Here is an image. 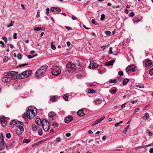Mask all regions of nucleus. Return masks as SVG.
I'll return each instance as SVG.
<instances>
[{
    "label": "nucleus",
    "instance_id": "nucleus-52",
    "mask_svg": "<svg viewBox=\"0 0 153 153\" xmlns=\"http://www.w3.org/2000/svg\"><path fill=\"white\" fill-rule=\"evenodd\" d=\"M106 34L108 35H109L111 34V32L110 31H106L105 32Z\"/></svg>",
    "mask_w": 153,
    "mask_h": 153
},
{
    "label": "nucleus",
    "instance_id": "nucleus-57",
    "mask_svg": "<svg viewBox=\"0 0 153 153\" xmlns=\"http://www.w3.org/2000/svg\"><path fill=\"white\" fill-rule=\"evenodd\" d=\"M49 9L48 8H47L46 9V13L48 15L49 13Z\"/></svg>",
    "mask_w": 153,
    "mask_h": 153
},
{
    "label": "nucleus",
    "instance_id": "nucleus-42",
    "mask_svg": "<svg viewBox=\"0 0 153 153\" xmlns=\"http://www.w3.org/2000/svg\"><path fill=\"white\" fill-rule=\"evenodd\" d=\"M17 57L19 59H21L22 57V55L21 53H19L17 55Z\"/></svg>",
    "mask_w": 153,
    "mask_h": 153
},
{
    "label": "nucleus",
    "instance_id": "nucleus-61",
    "mask_svg": "<svg viewBox=\"0 0 153 153\" xmlns=\"http://www.w3.org/2000/svg\"><path fill=\"white\" fill-rule=\"evenodd\" d=\"M39 144V142H37L33 145H32L31 146L32 147H33L36 145H38V144Z\"/></svg>",
    "mask_w": 153,
    "mask_h": 153
},
{
    "label": "nucleus",
    "instance_id": "nucleus-16",
    "mask_svg": "<svg viewBox=\"0 0 153 153\" xmlns=\"http://www.w3.org/2000/svg\"><path fill=\"white\" fill-rule=\"evenodd\" d=\"M73 117L72 116H69L66 117L65 119V122L66 123H68L72 121Z\"/></svg>",
    "mask_w": 153,
    "mask_h": 153
},
{
    "label": "nucleus",
    "instance_id": "nucleus-6",
    "mask_svg": "<svg viewBox=\"0 0 153 153\" xmlns=\"http://www.w3.org/2000/svg\"><path fill=\"white\" fill-rule=\"evenodd\" d=\"M6 146L7 149L10 148L7 145H6L5 143L4 140V136L2 133H0V147L1 148L3 147Z\"/></svg>",
    "mask_w": 153,
    "mask_h": 153
},
{
    "label": "nucleus",
    "instance_id": "nucleus-36",
    "mask_svg": "<svg viewBox=\"0 0 153 153\" xmlns=\"http://www.w3.org/2000/svg\"><path fill=\"white\" fill-rule=\"evenodd\" d=\"M30 141V140L28 139H24L23 140V142L24 143H28Z\"/></svg>",
    "mask_w": 153,
    "mask_h": 153
},
{
    "label": "nucleus",
    "instance_id": "nucleus-10",
    "mask_svg": "<svg viewBox=\"0 0 153 153\" xmlns=\"http://www.w3.org/2000/svg\"><path fill=\"white\" fill-rule=\"evenodd\" d=\"M105 119V116H103L97 119L91 125L93 126L100 123L102 120Z\"/></svg>",
    "mask_w": 153,
    "mask_h": 153
},
{
    "label": "nucleus",
    "instance_id": "nucleus-62",
    "mask_svg": "<svg viewBox=\"0 0 153 153\" xmlns=\"http://www.w3.org/2000/svg\"><path fill=\"white\" fill-rule=\"evenodd\" d=\"M112 7L113 9L117 8H119V6L118 5H117V6H112Z\"/></svg>",
    "mask_w": 153,
    "mask_h": 153
},
{
    "label": "nucleus",
    "instance_id": "nucleus-27",
    "mask_svg": "<svg viewBox=\"0 0 153 153\" xmlns=\"http://www.w3.org/2000/svg\"><path fill=\"white\" fill-rule=\"evenodd\" d=\"M74 62L75 65H77L80 67H81L82 66L81 64H80L79 61L78 59L75 60Z\"/></svg>",
    "mask_w": 153,
    "mask_h": 153
},
{
    "label": "nucleus",
    "instance_id": "nucleus-46",
    "mask_svg": "<svg viewBox=\"0 0 153 153\" xmlns=\"http://www.w3.org/2000/svg\"><path fill=\"white\" fill-rule=\"evenodd\" d=\"M149 73L151 75H153V68L149 70Z\"/></svg>",
    "mask_w": 153,
    "mask_h": 153
},
{
    "label": "nucleus",
    "instance_id": "nucleus-9",
    "mask_svg": "<svg viewBox=\"0 0 153 153\" xmlns=\"http://www.w3.org/2000/svg\"><path fill=\"white\" fill-rule=\"evenodd\" d=\"M15 77H10L9 76H5L3 77L2 79V81L8 83L11 80H13V79H14Z\"/></svg>",
    "mask_w": 153,
    "mask_h": 153
},
{
    "label": "nucleus",
    "instance_id": "nucleus-2",
    "mask_svg": "<svg viewBox=\"0 0 153 153\" xmlns=\"http://www.w3.org/2000/svg\"><path fill=\"white\" fill-rule=\"evenodd\" d=\"M32 73V71L28 70L21 73L19 75L16 76V78L21 79L30 76Z\"/></svg>",
    "mask_w": 153,
    "mask_h": 153
},
{
    "label": "nucleus",
    "instance_id": "nucleus-29",
    "mask_svg": "<svg viewBox=\"0 0 153 153\" xmlns=\"http://www.w3.org/2000/svg\"><path fill=\"white\" fill-rule=\"evenodd\" d=\"M16 122L14 120H13L10 123V125L12 127H13L15 124L16 125Z\"/></svg>",
    "mask_w": 153,
    "mask_h": 153
},
{
    "label": "nucleus",
    "instance_id": "nucleus-7",
    "mask_svg": "<svg viewBox=\"0 0 153 153\" xmlns=\"http://www.w3.org/2000/svg\"><path fill=\"white\" fill-rule=\"evenodd\" d=\"M66 67L67 68H69V71H75L76 68L75 65L71 62H69L66 65Z\"/></svg>",
    "mask_w": 153,
    "mask_h": 153
},
{
    "label": "nucleus",
    "instance_id": "nucleus-1",
    "mask_svg": "<svg viewBox=\"0 0 153 153\" xmlns=\"http://www.w3.org/2000/svg\"><path fill=\"white\" fill-rule=\"evenodd\" d=\"M48 68V66L47 65H43L41 67L36 71L35 76L38 77L43 75L45 73Z\"/></svg>",
    "mask_w": 153,
    "mask_h": 153
},
{
    "label": "nucleus",
    "instance_id": "nucleus-48",
    "mask_svg": "<svg viewBox=\"0 0 153 153\" xmlns=\"http://www.w3.org/2000/svg\"><path fill=\"white\" fill-rule=\"evenodd\" d=\"M140 110V108H136L135 109L134 111V112H133L132 114H134L135 113L137 112L138 111H139Z\"/></svg>",
    "mask_w": 153,
    "mask_h": 153
},
{
    "label": "nucleus",
    "instance_id": "nucleus-31",
    "mask_svg": "<svg viewBox=\"0 0 153 153\" xmlns=\"http://www.w3.org/2000/svg\"><path fill=\"white\" fill-rule=\"evenodd\" d=\"M18 130L19 131H20V133L22 134L24 131V129L23 127H20L19 128H17L16 129Z\"/></svg>",
    "mask_w": 153,
    "mask_h": 153
},
{
    "label": "nucleus",
    "instance_id": "nucleus-13",
    "mask_svg": "<svg viewBox=\"0 0 153 153\" xmlns=\"http://www.w3.org/2000/svg\"><path fill=\"white\" fill-rule=\"evenodd\" d=\"M145 65L147 68H149L153 66V62L151 60H148L146 62Z\"/></svg>",
    "mask_w": 153,
    "mask_h": 153
},
{
    "label": "nucleus",
    "instance_id": "nucleus-18",
    "mask_svg": "<svg viewBox=\"0 0 153 153\" xmlns=\"http://www.w3.org/2000/svg\"><path fill=\"white\" fill-rule=\"evenodd\" d=\"M77 114L80 116H82L85 115V114L83 112V110L82 109L78 110L77 111Z\"/></svg>",
    "mask_w": 153,
    "mask_h": 153
},
{
    "label": "nucleus",
    "instance_id": "nucleus-43",
    "mask_svg": "<svg viewBox=\"0 0 153 153\" xmlns=\"http://www.w3.org/2000/svg\"><path fill=\"white\" fill-rule=\"evenodd\" d=\"M91 22H92V24L94 25H96L97 24V22L94 19H92L91 20Z\"/></svg>",
    "mask_w": 153,
    "mask_h": 153
},
{
    "label": "nucleus",
    "instance_id": "nucleus-49",
    "mask_svg": "<svg viewBox=\"0 0 153 153\" xmlns=\"http://www.w3.org/2000/svg\"><path fill=\"white\" fill-rule=\"evenodd\" d=\"M6 137L8 139L10 138L11 137L10 134L9 133H8L6 135Z\"/></svg>",
    "mask_w": 153,
    "mask_h": 153
},
{
    "label": "nucleus",
    "instance_id": "nucleus-56",
    "mask_svg": "<svg viewBox=\"0 0 153 153\" xmlns=\"http://www.w3.org/2000/svg\"><path fill=\"white\" fill-rule=\"evenodd\" d=\"M16 133L19 136L22 134L21 133H20V131H19L17 129L16 131Z\"/></svg>",
    "mask_w": 153,
    "mask_h": 153
},
{
    "label": "nucleus",
    "instance_id": "nucleus-63",
    "mask_svg": "<svg viewBox=\"0 0 153 153\" xmlns=\"http://www.w3.org/2000/svg\"><path fill=\"white\" fill-rule=\"evenodd\" d=\"M72 19L73 20H75L77 19V18L74 16H72Z\"/></svg>",
    "mask_w": 153,
    "mask_h": 153
},
{
    "label": "nucleus",
    "instance_id": "nucleus-23",
    "mask_svg": "<svg viewBox=\"0 0 153 153\" xmlns=\"http://www.w3.org/2000/svg\"><path fill=\"white\" fill-rule=\"evenodd\" d=\"M45 29V28L44 27H35L34 28V30L36 31H39L40 30H44Z\"/></svg>",
    "mask_w": 153,
    "mask_h": 153
},
{
    "label": "nucleus",
    "instance_id": "nucleus-38",
    "mask_svg": "<svg viewBox=\"0 0 153 153\" xmlns=\"http://www.w3.org/2000/svg\"><path fill=\"white\" fill-rule=\"evenodd\" d=\"M135 86L136 87H138L140 88H143L144 87V85H136Z\"/></svg>",
    "mask_w": 153,
    "mask_h": 153
},
{
    "label": "nucleus",
    "instance_id": "nucleus-50",
    "mask_svg": "<svg viewBox=\"0 0 153 153\" xmlns=\"http://www.w3.org/2000/svg\"><path fill=\"white\" fill-rule=\"evenodd\" d=\"M118 74L120 76H122L123 74V71H119L118 73Z\"/></svg>",
    "mask_w": 153,
    "mask_h": 153
},
{
    "label": "nucleus",
    "instance_id": "nucleus-14",
    "mask_svg": "<svg viewBox=\"0 0 153 153\" xmlns=\"http://www.w3.org/2000/svg\"><path fill=\"white\" fill-rule=\"evenodd\" d=\"M50 10L52 12L56 13H59L61 11V9L57 7H51L50 9Z\"/></svg>",
    "mask_w": 153,
    "mask_h": 153
},
{
    "label": "nucleus",
    "instance_id": "nucleus-40",
    "mask_svg": "<svg viewBox=\"0 0 153 153\" xmlns=\"http://www.w3.org/2000/svg\"><path fill=\"white\" fill-rule=\"evenodd\" d=\"M52 125L53 126L55 127H57L59 126V124L57 123H52Z\"/></svg>",
    "mask_w": 153,
    "mask_h": 153
},
{
    "label": "nucleus",
    "instance_id": "nucleus-64",
    "mask_svg": "<svg viewBox=\"0 0 153 153\" xmlns=\"http://www.w3.org/2000/svg\"><path fill=\"white\" fill-rule=\"evenodd\" d=\"M51 48L53 50H55L56 49V47L54 45H53L51 46Z\"/></svg>",
    "mask_w": 153,
    "mask_h": 153
},
{
    "label": "nucleus",
    "instance_id": "nucleus-59",
    "mask_svg": "<svg viewBox=\"0 0 153 153\" xmlns=\"http://www.w3.org/2000/svg\"><path fill=\"white\" fill-rule=\"evenodd\" d=\"M71 135V134L70 133H66V134H65V136L67 137H70Z\"/></svg>",
    "mask_w": 153,
    "mask_h": 153
},
{
    "label": "nucleus",
    "instance_id": "nucleus-33",
    "mask_svg": "<svg viewBox=\"0 0 153 153\" xmlns=\"http://www.w3.org/2000/svg\"><path fill=\"white\" fill-rule=\"evenodd\" d=\"M57 98V96H53L52 98H51L50 100L53 102H55Z\"/></svg>",
    "mask_w": 153,
    "mask_h": 153
},
{
    "label": "nucleus",
    "instance_id": "nucleus-24",
    "mask_svg": "<svg viewBox=\"0 0 153 153\" xmlns=\"http://www.w3.org/2000/svg\"><path fill=\"white\" fill-rule=\"evenodd\" d=\"M56 114L53 111H50L48 114L49 117H53L56 115Z\"/></svg>",
    "mask_w": 153,
    "mask_h": 153
},
{
    "label": "nucleus",
    "instance_id": "nucleus-19",
    "mask_svg": "<svg viewBox=\"0 0 153 153\" xmlns=\"http://www.w3.org/2000/svg\"><path fill=\"white\" fill-rule=\"evenodd\" d=\"M36 123L39 125L41 126L42 123V121L40 118H36L35 120Z\"/></svg>",
    "mask_w": 153,
    "mask_h": 153
},
{
    "label": "nucleus",
    "instance_id": "nucleus-58",
    "mask_svg": "<svg viewBox=\"0 0 153 153\" xmlns=\"http://www.w3.org/2000/svg\"><path fill=\"white\" fill-rule=\"evenodd\" d=\"M17 33H15L13 35V38L14 39H16L17 38Z\"/></svg>",
    "mask_w": 153,
    "mask_h": 153
},
{
    "label": "nucleus",
    "instance_id": "nucleus-55",
    "mask_svg": "<svg viewBox=\"0 0 153 153\" xmlns=\"http://www.w3.org/2000/svg\"><path fill=\"white\" fill-rule=\"evenodd\" d=\"M112 47H111L110 48L109 50V51H108V53L109 54H111V53H113V52L112 51Z\"/></svg>",
    "mask_w": 153,
    "mask_h": 153
},
{
    "label": "nucleus",
    "instance_id": "nucleus-30",
    "mask_svg": "<svg viewBox=\"0 0 153 153\" xmlns=\"http://www.w3.org/2000/svg\"><path fill=\"white\" fill-rule=\"evenodd\" d=\"M37 131L39 135L41 136L42 135V131L41 128H39Z\"/></svg>",
    "mask_w": 153,
    "mask_h": 153
},
{
    "label": "nucleus",
    "instance_id": "nucleus-21",
    "mask_svg": "<svg viewBox=\"0 0 153 153\" xmlns=\"http://www.w3.org/2000/svg\"><path fill=\"white\" fill-rule=\"evenodd\" d=\"M115 61L114 60L108 62L105 64V65L107 66L113 65V63Z\"/></svg>",
    "mask_w": 153,
    "mask_h": 153
},
{
    "label": "nucleus",
    "instance_id": "nucleus-22",
    "mask_svg": "<svg viewBox=\"0 0 153 153\" xmlns=\"http://www.w3.org/2000/svg\"><path fill=\"white\" fill-rule=\"evenodd\" d=\"M94 102H95V104L97 105L100 104L102 103L101 100L100 99H95Z\"/></svg>",
    "mask_w": 153,
    "mask_h": 153
},
{
    "label": "nucleus",
    "instance_id": "nucleus-37",
    "mask_svg": "<svg viewBox=\"0 0 153 153\" xmlns=\"http://www.w3.org/2000/svg\"><path fill=\"white\" fill-rule=\"evenodd\" d=\"M88 92L90 94L95 93V90L92 89H89L88 91Z\"/></svg>",
    "mask_w": 153,
    "mask_h": 153
},
{
    "label": "nucleus",
    "instance_id": "nucleus-39",
    "mask_svg": "<svg viewBox=\"0 0 153 153\" xmlns=\"http://www.w3.org/2000/svg\"><path fill=\"white\" fill-rule=\"evenodd\" d=\"M37 54L36 55H28L27 56V57H28V58L29 59H31L32 58H33L35 56H37Z\"/></svg>",
    "mask_w": 153,
    "mask_h": 153
},
{
    "label": "nucleus",
    "instance_id": "nucleus-44",
    "mask_svg": "<svg viewBox=\"0 0 153 153\" xmlns=\"http://www.w3.org/2000/svg\"><path fill=\"white\" fill-rule=\"evenodd\" d=\"M105 17V15L104 14H102L101 15V18H100V20H101V21L103 20L104 19Z\"/></svg>",
    "mask_w": 153,
    "mask_h": 153
},
{
    "label": "nucleus",
    "instance_id": "nucleus-51",
    "mask_svg": "<svg viewBox=\"0 0 153 153\" xmlns=\"http://www.w3.org/2000/svg\"><path fill=\"white\" fill-rule=\"evenodd\" d=\"M56 140L57 141V142H61V139L60 137H58L56 139Z\"/></svg>",
    "mask_w": 153,
    "mask_h": 153
},
{
    "label": "nucleus",
    "instance_id": "nucleus-28",
    "mask_svg": "<svg viewBox=\"0 0 153 153\" xmlns=\"http://www.w3.org/2000/svg\"><path fill=\"white\" fill-rule=\"evenodd\" d=\"M117 90V89L116 88H115V89H113L111 90V91H110V92L112 94H114L116 93Z\"/></svg>",
    "mask_w": 153,
    "mask_h": 153
},
{
    "label": "nucleus",
    "instance_id": "nucleus-4",
    "mask_svg": "<svg viewBox=\"0 0 153 153\" xmlns=\"http://www.w3.org/2000/svg\"><path fill=\"white\" fill-rule=\"evenodd\" d=\"M34 111V110L32 109L30 107L28 108L26 112L27 117L30 119H33L34 117L35 114Z\"/></svg>",
    "mask_w": 153,
    "mask_h": 153
},
{
    "label": "nucleus",
    "instance_id": "nucleus-17",
    "mask_svg": "<svg viewBox=\"0 0 153 153\" xmlns=\"http://www.w3.org/2000/svg\"><path fill=\"white\" fill-rule=\"evenodd\" d=\"M16 126L17 127V128H19L21 127H23V123L19 121H16Z\"/></svg>",
    "mask_w": 153,
    "mask_h": 153
},
{
    "label": "nucleus",
    "instance_id": "nucleus-8",
    "mask_svg": "<svg viewBox=\"0 0 153 153\" xmlns=\"http://www.w3.org/2000/svg\"><path fill=\"white\" fill-rule=\"evenodd\" d=\"M136 66L134 65H131L128 66L126 68V72H134L135 71Z\"/></svg>",
    "mask_w": 153,
    "mask_h": 153
},
{
    "label": "nucleus",
    "instance_id": "nucleus-25",
    "mask_svg": "<svg viewBox=\"0 0 153 153\" xmlns=\"http://www.w3.org/2000/svg\"><path fill=\"white\" fill-rule=\"evenodd\" d=\"M129 79L128 78H125L123 81V85H125L129 81Z\"/></svg>",
    "mask_w": 153,
    "mask_h": 153
},
{
    "label": "nucleus",
    "instance_id": "nucleus-45",
    "mask_svg": "<svg viewBox=\"0 0 153 153\" xmlns=\"http://www.w3.org/2000/svg\"><path fill=\"white\" fill-rule=\"evenodd\" d=\"M140 19H138L137 18H135L133 19V21L134 22H138L140 21Z\"/></svg>",
    "mask_w": 153,
    "mask_h": 153
},
{
    "label": "nucleus",
    "instance_id": "nucleus-5",
    "mask_svg": "<svg viewBox=\"0 0 153 153\" xmlns=\"http://www.w3.org/2000/svg\"><path fill=\"white\" fill-rule=\"evenodd\" d=\"M42 125L43 129L45 131H48L50 129L49 123L46 120H42Z\"/></svg>",
    "mask_w": 153,
    "mask_h": 153
},
{
    "label": "nucleus",
    "instance_id": "nucleus-3",
    "mask_svg": "<svg viewBox=\"0 0 153 153\" xmlns=\"http://www.w3.org/2000/svg\"><path fill=\"white\" fill-rule=\"evenodd\" d=\"M51 72L52 74L54 76H58L61 72V70L60 68L57 66L52 67L51 68Z\"/></svg>",
    "mask_w": 153,
    "mask_h": 153
},
{
    "label": "nucleus",
    "instance_id": "nucleus-47",
    "mask_svg": "<svg viewBox=\"0 0 153 153\" xmlns=\"http://www.w3.org/2000/svg\"><path fill=\"white\" fill-rule=\"evenodd\" d=\"M8 60V58L7 56H5L4 57L3 61L4 62H7Z\"/></svg>",
    "mask_w": 153,
    "mask_h": 153
},
{
    "label": "nucleus",
    "instance_id": "nucleus-26",
    "mask_svg": "<svg viewBox=\"0 0 153 153\" xmlns=\"http://www.w3.org/2000/svg\"><path fill=\"white\" fill-rule=\"evenodd\" d=\"M149 115L148 113H145L143 117V119L144 120L148 119L149 118Z\"/></svg>",
    "mask_w": 153,
    "mask_h": 153
},
{
    "label": "nucleus",
    "instance_id": "nucleus-11",
    "mask_svg": "<svg viewBox=\"0 0 153 153\" xmlns=\"http://www.w3.org/2000/svg\"><path fill=\"white\" fill-rule=\"evenodd\" d=\"M90 64L89 66V68H95L98 67V65L95 63H94L92 60L90 61Z\"/></svg>",
    "mask_w": 153,
    "mask_h": 153
},
{
    "label": "nucleus",
    "instance_id": "nucleus-41",
    "mask_svg": "<svg viewBox=\"0 0 153 153\" xmlns=\"http://www.w3.org/2000/svg\"><path fill=\"white\" fill-rule=\"evenodd\" d=\"M14 22V21H11V23L10 24H9L7 25V27H10L12 26L13 25V24Z\"/></svg>",
    "mask_w": 153,
    "mask_h": 153
},
{
    "label": "nucleus",
    "instance_id": "nucleus-35",
    "mask_svg": "<svg viewBox=\"0 0 153 153\" xmlns=\"http://www.w3.org/2000/svg\"><path fill=\"white\" fill-rule=\"evenodd\" d=\"M129 126L128 125L124 129L123 131V132L124 134H126V133L128 129L129 128Z\"/></svg>",
    "mask_w": 153,
    "mask_h": 153
},
{
    "label": "nucleus",
    "instance_id": "nucleus-15",
    "mask_svg": "<svg viewBox=\"0 0 153 153\" xmlns=\"http://www.w3.org/2000/svg\"><path fill=\"white\" fill-rule=\"evenodd\" d=\"M18 73L17 72L14 71H11L10 72V77H15L14 79H13V80H16L18 78H16V76L18 75Z\"/></svg>",
    "mask_w": 153,
    "mask_h": 153
},
{
    "label": "nucleus",
    "instance_id": "nucleus-54",
    "mask_svg": "<svg viewBox=\"0 0 153 153\" xmlns=\"http://www.w3.org/2000/svg\"><path fill=\"white\" fill-rule=\"evenodd\" d=\"M134 12H131L129 14L130 16L131 17H133V16H134Z\"/></svg>",
    "mask_w": 153,
    "mask_h": 153
},
{
    "label": "nucleus",
    "instance_id": "nucleus-20",
    "mask_svg": "<svg viewBox=\"0 0 153 153\" xmlns=\"http://www.w3.org/2000/svg\"><path fill=\"white\" fill-rule=\"evenodd\" d=\"M39 128V126H36L35 124H33L32 125V128L33 131H37Z\"/></svg>",
    "mask_w": 153,
    "mask_h": 153
},
{
    "label": "nucleus",
    "instance_id": "nucleus-53",
    "mask_svg": "<svg viewBox=\"0 0 153 153\" xmlns=\"http://www.w3.org/2000/svg\"><path fill=\"white\" fill-rule=\"evenodd\" d=\"M0 44L1 45V46L2 48L4 47V42L2 41H0Z\"/></svg>",
    "mask_w": 153,
    "mask_h": 153
},
{
    "label": "nucleus",
    "instance_id": "nucleus-34",
    "mask_svg": "<svg viewBox=\"0 0 153 153\" xmlns=\"http://www.w3.org/2000/svg\"><path fill=\"white\" fill-rule=\"evenodd\" d=\"M109 82L110 83H116L117 82V80L115 79H110L109 80Z\"/></svg>",
    "mask_w": 153,
    "mask_h": 153
},
{
    "label": "nucleus",
    "instance_id": "nucleus-32",
    "mask_svg": "<svg viewBox=\"0 0 153 153\" xmlns=\"http://www.w3.org/2000/svg\"><path fill=\"white\" fill-rule=\"evenodd\" d=\"M69 95L68 94H66L65 95H64L63 96V97L64 98V99L65 100V101H68V96Z\"/></svg>",
    "mask_w": 153,
    "mask_h": 153
},
{
    "label": "nucleus",
    "instance_id": "nucleus-12",
    "mask_svg": "<svg viewBox=\"0 0 153 153\" xmlns=\"http://www.w3.org/2000/svg\"><path fill=\"white\" fill-rule=\"evenodd\" d=\"M0 121L1 124L3 126L5 127L7 126V122L5 120V117L4 116L1 117L0 118Z\"/></svg>",
    "mask_w": 153,
    "mask_h": 153
},
{
    "label": "nucleus",
    "instance_id": "nucleus-60",
    "mask_svg": "<svg viewBox=\"0 0 153 153\" xmlns=\"http://www.w3.org/2000/svg\"><path fill=\"white\" fill-rule=\"evenodd\" d=\"M2 39L4 40L5 43H6L7 42V38L6 37H3Z\"/></svg>",
    "mask_w": 153,
    "mask_h": 153
}]
</instances>
